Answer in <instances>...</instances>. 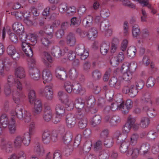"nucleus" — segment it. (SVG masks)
<instances>
[{"label":"nucleus","instance_id":"14","mask_svg":"<svg viewBox=\"0 0 159 159\" xmlns=\"http://www.w3.org/2000/svg\"><path fill=\"white\" fill-rule=\"evenodd\" d=\"M72 86L73 92L75 94L82 95L86 91L85 89L82 87L78 82L73 83Z\"/></svg>","mask_w":159,"mask_h":159},{"label":"nucleus","instance_id":"27","mask_svg":"<svg viewBox=\"0 0 159 159\" xmlns=\"http://www.w3.org/2000/svg\"><path fill=\"white\" fill-rule=\"evenodd\" d=\"M1 124L4 128L6 127L10 124V121L7 115L5 114H2L0 118Z\"/></svg>","mask_w":159,"mask_h":159},{"label":"nucleus","instance_id":"44","mask_svg":"<svg viewBox=\"0 0 159 159\" xmlns=\"http://www.w3.org/2000/svg\"><path fill=\"white\" fill-rule=\"evenodd\" d=\"M87 107L89 109V108H92L94 107L95 104V99L93 96L92 95L89 96L87 99Z\"/></svg>","mask_w":159,"mask_h":159},{"label":"nucleus","instance_id":"19","mask_svg":"<svg viewBox=\"0 0 159 159\" xmlns=\"http://www.w3.org/2000/svg\"><path fill=\"white\" fill-rule=\"evenodd\" d=\"M75 105L76 108L78 110L89 108L85 104L84 100L81 98H79L76 99Z\"/></svg>","mask_w":159,"mask_h":159},{"label":"nucleus","instance_id":"28","mask_svg":"<svg viewBox=\"0 0 159 159\" xmlns=\"http://www.w3.org/2000/svg\"><path fill=\"white\" fill-rule=\"evenodd\" d=\"M93 21V18L92 16L89 15L83 20L82 23L84 26L88 28L92 25Z\"/></svg>","mask_w":159,"mask_h":159},{"label":"nucleus","instance_id":"64","mask_svg":"<svg viewBox=\"0 0 159 159\" xmlns=\"http://www.w3.org/2000/svg\"><path fill=\"white\" fill-rule=\"evenodd\" d=\"M157 132L153 130L149 131L147 134V137L151 140L154 139L157 137Z\"/></svg>","mask_w":159,"mask_h":159},{"label":"nucleus","instance_id":"57","mask_svg":"<svg viewBox=\"0 0 159 159\" xmlns=\"http://www.w3.org/2000/svg\"><path fill=\"white\" fill-rule=\"evenodd\" d=\"M92 143L90 140L87 141L84 143L83 147V150L85 152H89L91 148Z\"/></svg>","mask_w":159,"mask_h":159},{"label":"nucleus","instance_id":"30","mask_svg":"<svg viewBox=\"0 0 159 159\" xmlns=\"http://www.w3.org/2000/svg\"><path fill=\"white\" fill-rule=\"evenodd\" d=\"M151 147L150 144L147 142L143 143L140 147V150L142 151L144 155L149 154Z\"/></svg>","mask_w":159,"mask_h":159},{"label":"nucleus","instance_id":"20","mask_svg":"<svg viewBox=\"0 0 159 159\" xmlns=\"http://www.w3.org/2000/svg\"><path fill=\"white\" fill-rule=\"evenodd\" d=\"M51 132L48 130H45L42 135V141L45 144H48L51 140Z\"/></svg>","mask_w":159,"mask_h":159},{"label":"nucleus","instance_id":"12","mask_svg":"<svg viewBox=\"0 0 159 159\" xmlns=\"http://www.w3.org/2000/svg\"><path fill=\"white\" fill-rule=\"evenodd\" d=\"M41 93L48 100H51L53 99V92L51 86H46Z\"/></svg>","mask_w":159,"mask_h":159},{"label":"nucleus","instance_id":"36","mask_svg":"<svg viewBox=\"0 0 159 159\" xmlns=\"http://www.w3.org/2000/svg\"><path fill=\"white\" fill-rule=\"evenodd\" d=\"M56 114L61 116H65V108L61 104L57 105L55 107Z\"/></svg>","mask_w":159,"mask_h":159},{"label":"nucleus","instance_id":"22","mask_svg":"<svg viewBox=\"0 0 159 159\" xmlns=\"http://www.w3.org/2000/svg\"><path fill=\"white\" fill-rule=\"evenodd\" d=\"M76 39L74 34L69 33L67 36L66 38V42L67 44L70 46H73L75 44Z\"/></svg>","mask_w":159,"mask_h":159},{"label":"nucleus","instance_id":"13","mask_svg":"<svg viewBox=\"0 0 159 159\" xmlns=\"http://www.w3.org/2000/svg\"><path fill=\"white\" fill-rule=\"evenodd\" d=\"M66 120V125L69 128L74 127L76 122V118L75 116L71 114L67 115Z\"/></svg>","mask_w":159,"mask_h":159},{"label":"nucleus","instance_id":"9","mask_svg":"<svg viewBox=\"0 0 159 159\" xmlns=\"http://www.w3.org/2000/svg\"><path fill=\"white\" fill-rule=\"evenodd\" d=\"M110 26V22L107 20H105L103 21L100 25L101 30L102 32L106 31L105 34L106 36L108 37L111 35L112 33L111 30L108 29Z\"/></svg>","mask_w":159,"mask_h":159},{"label":"nucleus","instance_id":"62","mask_svg":"<svg viewBox=\"0 0 159 159\" xmlns=\"http://www.w3.org/2000/svg\"><path fill=\"white\" fill-rule=\"evenodd\" d=\"M68 9L67 5L66 3H63L59 6V11L61 13H64L67 12Z\"/></svg>","mask_w":159,"mask_h":159},{"label":"nucleus","instance_id":"3","mask_svg":"<svg viewBox=\"0 0 159 159\" xmlns=\"http://www.w3.org/2000/svg\"><path fill=\"white\" fill-rule=\"evenodd\" d=\"M12 28L13 30L19 34L22 41L26 40V34L24 32V28L21 23L17 22H15L12 25Z\"/></svg>","mask_w":159,"mask_h":159},{"label":"nucleus","instance_id":"61","mask_svg":"<svg viewBox=\"0 0 159 159\" xmlns=\"http://www.w3.org/2000/svg\"><path fill=\"white\" fill-rule=\"evenodd\" d=\"M119 110H120L122 113L124 114H127L129 111V110L123 102L120 103Z\"/></svg>","mask_w":159,"mask_h":159},{"label":"nucleus","instance_id":"11","mask_svg":"<svg viewBox=\"0 0 159 159\" xmlns=\"http://www.w3.org/2000/svg\"><path fill=\"white\" fill-rule=\"evenodd\" d=\"M125 82L121 79H117L115 77H113L109 80V84L111 87H112L116 89H119Z\"/></svg>","mask_w":159,"mask_h":159},{"label":"nucleus","instance_id":"60","mask_svg":"<svg viewBox=\"0 0 159 159\" xmlns=\"http://www.w3.org/2000/svg\"><path fill=\"white\" fill-rule=\"evenodd\" d=\"M81 21V19L80 18L73 17L70 20V25L77 26L80 24Z\"/></svg>","mask_w":159,"mask_h":159},{"label":"nucleus","instance_id":"51","mask_svg":"<svg viewBox=\"0 0 159 159\" xmlns=\"http://www.w3.org/2000/svg\"><path fill=\"white\" fill-rule=\"evenodd\" d=\"M138 89L135 88V86L134 85H130V89L129 93V95L131 97H134L137 94L138 92Z\"/></svg>","mask_w":159,"mask_h":159},{"label":"nucleus","instance_id":"2","mask_svg":"<svg viewBox=\"0 0 159 159\" xmlns=\"http://www.w3.org/2000/svg\"><path fill=\"white\" fill-rule=\"evenodd\" d=\"M23 110L22 106H17L15 111H11V114L16 116V117H17L20 120H24L25 122L28 123L31 119V113L27 111H24L23 113Z\"/></svg>","mask_w":159,"mask_h":159},{"label":"nucleus","instance_id":"7","mask_svg":"<svg viewBox=\"0 0 159 159\" xmlns=\"http://www.w3.org/2000/svg\"><path fill=\"white\" fill-rule=\"evenodd\" d=\"M42 61L44 65L47 68L51 67V64L52 63V58L48 52H44L42 54Z\"/></svg>","mask_w":159,"mask_h":159},{"label":"nucleus","instance_id":"1","mask_svg":"<svg viewBox=\"0 0 159 159\" xmlns=\"http://www.w3.org/2000/svg\"><path fill=\"white\" fill-rule=\"evenodd\" d=\"M8 84L10 87H14L12 89V95L13 100L15 103L20 104L25 96L22 91V86L21 83L15 79L14 76L10 75L7 78Z\"/></svg>","mask_w":159,"mask_h":159},{"label":"nucleus","instance_id":"58","mask_svg":"<svg viewBox=\"0 0 159 159\" xmlns=\"http://www.w3.org/2000/svg\"><path fill=\"white\" fill-rule=\"evenodd\" d=\"M151 96L148 93L145 94L142 98V100L148 103L149 106H151L152 105V102L150 98Z\"/></svg>","mask_w":159,"mask_h":159},{"label":"nucleus","instance_id":"59","mask_svg":"<svg viewBox=\"0 0 159 159\" xmlns=\"http://www.w3.org/2000/svg\"><path fill=\"white\" fill-rule=\"evenodd\" d=\"M100 15L101 17L105 18L109 16L110 12L108 9L106 8H103L100 11Z\"/></svg>","mask_w":159,"mask_h":159},{"label":"nucleus","instance_id":"37","mask_svg":"<svg viewBox=\"0 0 159 159\" xmlns=\"http://www.w3.org/2000/svg\"><path fill=\"white\" fill-rule=\"evenodd\" d=\"M139 150L138 148H134L129 149L127 152V156H132L134 158L136 157L139 154Z\"/></svg>","mask_w":159,"mask_h":159},{"label":"nucleus","instance_id":"32","mask_svg":"<svg viewBox=\"0 0 159 159\" xmlns=\"http://www.w3.org/2000/svg\"><path fill=\"white\" fill-rule=\"evenodd\" d=\"M51 52L52 55L57 58H59L64 55L61 49L57 47H53L51 50Z\"/></svg>","mask_w":159,"mask_h":159},{"label":"nucleus","instance_id":"16","mask_svg":"<svg viewBox=\"0 0 159 159\" xmlns=\"http://www.w3.org/2000/svg\"><path fill=\"white\" fill-rule=\"evenodd\" d=\"M42 77L44 80L43 83L46 84V82H50L52 79V75L51 71L48 69H45L43 71Z\"/></svg>","mask_w":159,"mask_h":159},{"label":"nucleus","instance_id":"26","mask_svg":"<svg viewBox=\"0 0 159 159\" xmlns=\"http://www.w3.org/2000/svg\"><path fill=\"white\" fill-rule=\"evenodd\" d=\"M72 132L70 130L67 131L63 135V141L65 143H69L72 141Z\"/></svg>","mask_w":159,"mask_h":159},{"label":"nucleus","instance_id":"21","mask_svg":"<svg viewBox=\"0 0 159 159\" xmlns=\"http://www.w3.org/2000/svg\"><path fill=\"white\" fill-rule=\"evenodd\" d=\"M48 37H43L40 39V42L41 44L44 47L47 48L50 44V42L49 39H51L53 37V34L52 33H50L48 35Z\"/></svg>","mask_w":159,"mask_h":159},{"label":"nucleus","instance_id":"53","mask_svg":"<svg viewBox=\"0 0 159 159\" xmlns=\"http://www.w3.org/2000/svg\"><path fill=\"white\" fill-rule=\"evenodd\" d=\"M139 138V136L138 134L135 133L133 134L130 136V143L132 145H135L137 143Z\"/></svg>","mask_w":159,"mask_h":159},{"label":"nucleus","instance_id":"42","mask_svg":"<svg viewBox=\"0 0 159 159\" xmlns=\"http://www.w3.org/2000/svg\"><path fill=\"white\" fill-rule=\"evenodd\" d=\"M22 141L24 144L25 146L29 145L30 142V135L28 132L24 134L22 137Z\"/></svg>","mask_w":159,"mask_h":159},{"label":"nucleus","instance_id":"4","mask_svg":"<svg viewBox=\"0 0 159 159\" xmlns=\"http://www.w3.org/2000/svg\"><path fill=\"white\" fill-rule=\"evenodd\" d=\"M75 52L77 55L80 56L82 60H85L89 56V53L85 50L84 45L82 44H79L76 46Z\"/></svg>","mask_w":159,"mask_h":159},{"label":"nucleus","instance_id":"39","mask_svg":"<svg viewBox=\"0 0 159 159\" xmlns=\"http://www.w3.org/2000/svg\"><path fill=\"white\" fill-rule=\"evenodd\" d=\"M109 152L107 150H102L99 153V159H108L110 157Z\"/></svg>","mask_w":159,"mask_h":159},{"label":"nucleus","instance_id":"35","mask_svg":"<svg viewBox=\"0 0 159 159\" xmlns=\"http://www.w3.org/2000/svg\"><path fill=\"white\" fill-rule=\"evenodd\" d=\"M28 97L29 101L31 104H33L36 99V96L35 92L32 89H29L28 90Z\"/></svg>","mask_w":159,"mask_h":159},{"label":"nucleus","instance_id":"5","mask_svg":"<svg viewBox=\"0 0 159 159\" xmlns=\"http://www.w3.org/2000/svg\"><path fill=\"white\" fill-rule=\"evenodd\" d=\"M56 77L61 80H65L67 77V73L65 68L60 66H57L55 70Z\"/></svg>","mask_w":159,"mask_h":159},{"label":"nucleus","instance_id":"18","mask_svg":"<svg viewBox=\"0 0 159 159\" xmlns=\"http://www.w3.org/2000/svg\"><path fill=\"white\" fill-rule=\"evenodd\" d=\"M114 138L117 139L116 142L118 144L125 142V140L127 138V135L124 134H121L119 131H116L114 134Z\"/></svg>","mask_w":159,"mask_h":159},{"label":"nucleus","instance_id":"23","mask_svg":"<svg viewBox=\"0 0 159 159\" xmlns=\"http://www.w3.org/2000/svg\"><path fill=\"white\" fill-rule=\"evenodd\" d=\"M34 152L38 156H42L44 153V149L41 144L37 142L34 148Z\"/></svg>","mask_w":159,"mask_h":159},{"label":"nucleus","instance_id":"40","mask_svg":"<svg viewBox=\"0 0 159 159\" xmlns=\"http://www.w3.org/2000/svg\"><path fill=\"white\" fill-rule=\"evenodd\" d=\"M132 74L129 71H127L124 73L123 75L122 78L121 79L125 82L124 84L128 83V81L130 80L132 78Z\"/></svg>","mask_w":159,"mask_h":159},{"label":"nucleus","instance_id":"43","mask_svg":"<svg viewBox=\"0 0 159 159\" xmlns=\"http://www.w3.org/2000/svg\"><path fill=\"white\" fill-rule=\"evenodd\" d=\"M22 141V137L20 135L17 136L14 139V143L15 147L16 148H19L20 147Z\"/></svg>","mask_w":159,"mask_h":159},{"label":"nucleus","instance_id":"6","mask_svg":"<svg viewBox=\"0 0 159 159\" xmlns=\"http://www.w3.org/2000/svg\"><path fill=\"white\" fill-rule=\"evenodd\" d=\"M7 52L8 54L11 57L15 60H18L20 57L19 53L16 51L14 46L12 45H9L7 48Z\"/></svg>","mask_w":159,"mask_h":159},{"label":"nucleus","instance_id":"50","mask_svg":"<svg viewBox=\"0 0 159 159\" xmlns=\"http://www.w3.org/2000/svg\"><path fill=\"white\" fill-rule=\"evenodd\" d=\"M120 150L121 152L125 153L128 150L129 144L126 142L122 143L120 144Z\"/></svg>","mask_w":159,"mask_h":159},{"label":"nucleus","instance_id":"33","mask_svg":"<svg viewBox=\"0 0 159 159\" xmlns=\"http://www.w3.org/2000/svg\"><path fill=\"white\" fill-rule=\"evenodd\" d=\"M102 118L99 115H96L93 116L91 122V125L95 127L101 123Z\"/></svg>","mask_w":159,"mask_h":159},{"label":"nucleus","instance_id":"31","mask_svg":"<svg viewBox=\"0 0 159 159\" xmlns=\"http://www.w3.org/2000/svg\"><path fill=\"white\" fill-rule=\"evenodd\" d=\"M89 111V108H86V109L80 110H77L78 113L76 114V118L78 120H81L84 118H86L85 115Z\"/></svg>","mask_w":159,"mask_h":159},{"label":"nucleus","instance_id":"45","mask_svg":"<svg viewBox=\"0 0 159 159\" xmlns=\"http://www.w3.org/2000/svg\"><path fill=\"white\" fill-rule=\"evenodd\" d=\"M88 34V37L89 39L95 38L98 35L97 31L96 28H92L89 30Z\"/></svg>","mask_w":159,"mask_h":159},{"label":"nucleus","instance_id":"17","mask_svg":"<svg viewBox=\"0 0 159 159\" xmlns=\"http://www.w3.org/2000/svg\"><path fill=\"white\" fill-rule=\"evenodd\" d=\"M33 104H34V114L37 115L40 114L42 110V103L41 100L37 99L34 101Z\"/></svg>","mask_w":159,"mask_h":159},{"label":"nucleus","instance_id":"47","mask_svg":"<svg viewBox=\"0 0 159 159\" xmlns=\"http://www.w3.org/2000/svg\"><path fill=\"white\" fill-rule=\"evenodd\" d=\"M69 75L71 79L75 80L78 77V72L75 68H73L69 70Z\"/></svg>","mask_w":159,"mask_h":159},{"label":"nucleus","instance_id":"56","mask_svg":"<svg viewBox=\"0 0 159 159\" xmlns=\"http://www.w3.org/2000/svg\"><path fill=\"white\" fill-rule=\"evenodd\" d=\"M87 124V120L86 118H84L81 120H79L78 123L79 127L80 129L85 128Z\"/></svg>","mask_w":159,"mask_h":159},{"label":"nucleus","instance_id":"15","mask_svg":"<svg viewBox=\"0 0 159 159\" xmlns=\"http://www.w3.org/2000/svg\"><path fill=\"white\" fill-rule=\"evenodd\" d=\"M15 118L16 116L11 115L10 124L8 125L10 133L11 134H14L16 133V125L15 124Z\"/></svg>","mask_w":159,"mask_h":159},{"label":"nucleus","instance_id":"38","mask_svg":"<svg viewBox=\"0 0 159 159\" xmlns=\"http://www.w3.org/2000/svg\"><path fill=\"white\" fill-rule=\"evenodd\" d=\"M150 123V120L149 118L147 117L142 118L140 120L139 125L143 128L147 127Z\"/></svg>","mask_w":159,"mask_h":159},{"label":"nucleus","instance_id":"46","mask_svg":"<svg viewBox=\"0 0 159 159\" xmlns=\"http://www.w3.org/2000/svg\"><path fill=\"white\" fill-rule=\"evenodd\" d=\"M132 34L134 37H138L140 35V28L137 24H135L133 26Z\"/></svg>","mask_w":159,"mask_h":159},{"label":"nucleus","instance_id":"49","mask_svg":"<svg viewBox=\"0 0 159 159\" xmlns=\"http://www.w3.org/2000/svg\"><path fill=\"white\" fill-rule=\"evenodd\" d=\"M114 135L112 138L106 139L104 141V145L107 148H110L113 144L114 143Z\"/></svg>","mask_w":159,"mask_h":159},{"label":"nucleus","instance_id":"25","mask_svg":"<svg viewBox=\"0 0 159 159\" xmlns=\"http://www.w3.org/2000/svg\"><path fill=\"white\" fill-rule=\"evenodd\" d=\"M121 121L120 116L117 115H113L110 117V124L111 126H116L119 124Z\"/></svg>","mask_w":159,"mask_h":159},{"label":"nucleus","instance_id":"54","mask_svg":"<svg viewBox=\"0 0 159 159\" xmlns=\"http://www.w3.org/2000/svg\"><path fill=\"white\" fill-rule=\"evenodd\" d=\"M64 88L66 91L68 93H71L73 91L72 84L69 82H65L64 84Z\"/></svg>","mask_w":159,"mask_h":159},{"label":"nucleus","instance_id":"29","mask_svg":"<svg viewBox=\"0 0 159 159\" xmlns=\"http://www.w3.org/2000/svg\"><path fill=\"white\" fill-rule=\"evenodd\" d=\"M110 49V44L109 43H102L100 47V51L103 55H105Z\"/></svg>","mask_w":159,"mask_h":159},{"label":"nucleus","instance_id":"63","mask_svg":"<svg viewBox=\"0 0 159 159\" xmlns=\"http://www.w3.org/2000/svg\"><path fill=\"white\" fill-rule=\"evenodd\" d=\"M136 118L133 116L130 115L127 118L126 123L129 124L130 125L132 126L135 122Z\"/></svg>","mask_w":159,"mask_h":159},{"label":"nucleus","instance_id":"41","mask_svg":"<svg viewBox=\"0 0 159 159\" xmlns=\"http://www.w3.org/2000/svg\"><path fill=\"white\" fill-rule=\"evenodd\" d=\"M136 49L134 46H130L129 47L127 51V55L129 57L133 58L135 56Z\"/></svg>","mask_w":159,"mask_h":159},{"label":"nucleus","instance_id":"48","mask_svg":"<svg viewBox=\"0 0 159 159\" xmlns=\"http://www.w3.org/2000/svg\"><path fill=\"white\" fill-rule=\"evenodd\" d=\"M73 150L72 147L71 145L66 146L63 150V153L66 156H68L70 155Z\"/></svg>","mask_w":159,"mask_h":159},{"label":"nucleus","instance_id":"52","mask_svg":"<svg viewBox=\"0 0 159 159\" xmlns=\"http://www.w3.org/2000/svg\"><path fill=\"white\" fill-rule=\"evenodd\" d=\"M147 115L151 118L155 117L157 115L155 109L152 108H148L147 110Z\"/></svg>","mask_w":159,"mask_h":159},{"label":"nucleus","instance_id":"34","mask_svg":"<svg viewBox=\"0 0 159 159\" xmlns=\"http://www.w3.org/2000/svg\"><path fill=\"white\" fill-rule=\"evenodd\" d=\"M15 75L20 79L24 77L25 74L24 68L21 66L17 68L15 70Z\"/></svg>","mask_w":159,"mask_h":159},{"label":"nucleus","instance_id":"10","mask_svg":"<svg viewBox=\"0 0 159 159\" xmlns=\"http://www.w3.org/2000/svg\"><path fill=\"white\" fill-rule=\"evenodd\" d=\"M29 74L30 77L35 80H38L40 77L39 70L37 68L32 66L30 67Z\"/></svg>","mask_w":159,"mask_h":159},{"label":"nucleus","instance_id":"24","mask_svg":"<svg viewBox=\"0 0 159 159\" xmlns=\"http://www.w3.org/2000/svg\"><path fill=\"white\" fill-rule=\"evenodd\" d=\"M120 107V103L116 101L112 102L111 104L110 107L107 106L104 109V111L105 113H108L111 109L112 111H115L117 110H119Z\"/></svg>","mask_w":159,"mask_h":159},{"label":"nucleus","instance_id":"55","mask_svg":"<svg viewBox=\"0 0 159 159\" xmlns=\"http://www.w3.org/2000/svg\"><path fill=\"white\" fill-rule=\"evenodd\" d=\"M92 76L94 80H98L101 78L102 74L99 70H96L93 72Z\"/></svg>","mask_w":159,"mask_h":159},{"label":"nucleus","instance_id":"8","mask_svg":"<svg viewBox=\"0 0 159 159\" xmlns=\"http://www.w3.org/2000/svg\"><path fill=\"white\" fill-rule=\"evenodd\" d=\"M1 147V149L7 153H11L13 149L12 143L9 141H5L4 139L2 140Z\"/></svg>","mask_w":159,"mask_h":159}]
</instances>
